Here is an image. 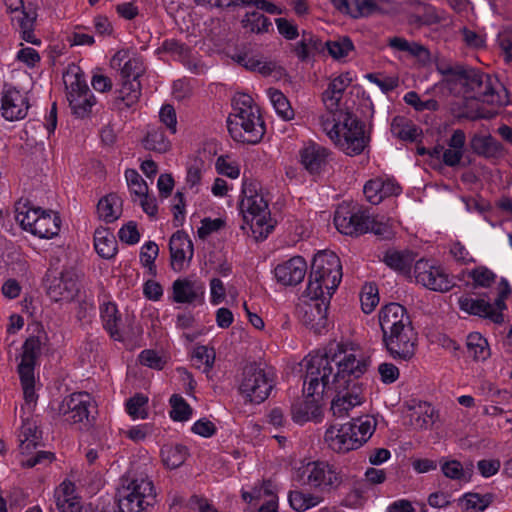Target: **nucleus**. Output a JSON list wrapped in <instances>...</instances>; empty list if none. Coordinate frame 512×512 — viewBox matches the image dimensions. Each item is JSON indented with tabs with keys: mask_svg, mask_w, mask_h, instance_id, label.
Here are the masks:
<instances>
[{
	"mask_svg": "<svg viewBox=\"0 0 512 512\" xmlns=\"http://www.w3.org/2000/svg\"><path fill=\"white\" fill-rule=\"evenodd\" d=\"M79 292V275L73 269H67L55 277L48 288V294L54 301H71Z\"/></svg>",
	"mask_w": 512,
	"mask_h": 512,
	"instance_id": "23",
	"label": "nucleus"
},
{
	"mask_svg": "<svg viewBox=\"0 0 512 512\" xmlns=\"http://www.w3.org/2000/svg\"><path fill=\"white\" fill-rule=\"evenodd\" d=\"M94 247L97 254L105 259L112 258L117 251L115 237L106 228H98L95 230Z\"/></svg>",
	"mask_w": 512,
	"mask_h": 512,
	"instance_id": "37",
	"label": "nucleus"
},
{
	"mask_svg": "<svg viewBox=\"0 0 512 512\" xmlns=\"http://www.w3.org/2000/svg\"><path fill=\"white\" fill-rule=\"evenodd\" d=\"M493 79L486 74L473 72L467 78V86L473 92L471 97L493 106H502L508 103L505 89L498 85L497 90Z\"/></svg>",
	"mask_w": 512,
	"mask_h": 512,
	"instance_id": "18",
	"label": "nucleus"
},
{
	"mask_svg": "<svg viewBox=\"0 0 512 512\" xmlns=\"http://www.w3.org/2000/svg\"><path fill=\"white\" fill-rule=\"evenodd\" d=\"M342 280V265L332 251H319L313 258L305 294L308 298L330 299Z\"/></svg>",
	"mask_w": 512,
	"mask_h": 512,
	"instance_id": "6",
	"label": "nucleus"
},
{
	"mask_svg": "<svg viewBox=\"0 0 512 512\" xmlns=\"http://www.w3.org/2000/svg\"><path fill=\"white\" fill-rule=\"evenodd\" d=\"M501 284L503 285V289L493 304H490L483 299H474L469 296H462L458 300L459 308L470 315L488 318L497 324L502 323L504 320L502 312L506 309L505 299L510 292V289L506 281L503 280Z\"/></svg>",
	"mask_w": 512,
	"mask_h": 512,
	"instance_id": "17",
	"label": "nucleus"
},
{
	"mask_svg": "<svg viewBox=\"0 0 512 512\" xmlns=\"http://www.w3.org/2000/svg\"><path fill=\"white\" fill-rule=\"evenodd\" d=\"M489 503L488 496H481L477 493H466L459 499L461 509L465 512H483Z\"/></svg>",
	"mask_w": 512,
	"mask_h": 512,
	"instance_id": "53",
	"label": "nucleus"
},
{
	"mask_svg": "<svg viewBox=\"0 0 512 512\" xmlns=\"http://www.w3.org/2000/svg\"><path fill=\"white\" fill-rule=\"evenodd\" d=\"M413 277L417 284L435 292L445 293L455 286L453 276L445 267L430 260H418L413 268Z\"/></svg>",
	"mask_w": 512,
	"mask_h": 512,
	"instance_id": "16",
	"label": "nucleus"
},
{
	"mask_svg": "<svg viewBox=\"0 0 512 512\" xmlns=\"http://www.w3.org/2000/svg\"><path fill=\"white\" fill-rule=\"evenodd\" d=\"M238 210L242 219L241 230L254 241L267 239L275 229L276 220L256 182L243 181Z\"/></svg>",
	"mask_w": 512,
	"mask_h": 512,
	"instance_id": "3",
	"label": "nucleus"
},
{
	"mask_svg": "<svg viewBox=\"0 0 512 512\" xmlns=\"http://www.w3.org/2000/svg\"><path fill=\"white\" fill-rule=\"evenodd\" d=\"M313 365L319 370L324 395L335 392L331 410L337 417L348 415L367 400V385L360 378L368 371L371 361L355 344L339 343L323 351L311 353Z\"/></svg>",
	"mask_w": 512,
	"mask_h": 512,
	"instance_id": "1",
	"label": "nucleus"
},
{
	"mask_svg": "<svg viewBox=\"0 0 512 512\" xmlns=\"http://www.w3.org/2000/svg\"><path fill=\"white\" fill-rule=\"evenodd\" d=\"M156 502L154 483L147 476L125 480L118 489L119 512H147Z\"/></svg>",
	"mask_w": 512,
	"mask_h": 512,
	"instance_id": "10",
	"label": "nucleus"
},
{
	"mask_svg": "<svg viewBox=\"0 0 512 512\" xmlns=\"http://www.w3.org/2000/svg\"><path fill=\"white\" fill-rule=\"evenodd\" d=\"M143 145L146 149L158 153H166L171 148V142L158 127H150L147 130Z\"/></svg>",
	"mask_w": 512,
	"mask_h": 512,
	"instance_id": "43",
	"label": "nucleus"
},
{
	"mask_svg": "<svg viewBox=\"0 0 512 512\" xmlns=\"http://www.w3.org/2000/svg\"><path fill=\"white\" fill-rule=\"evenodd\" d=\"M153 432V425L151 423H143L138 425H133L127 428L126 430H123L122 434L134 441V442H140L143 441L147 436L152 434Z\"/></svg>",
	"mask_w": 512,
	"mask_h": 512,
	"instance_id": "62",
	"label": "nucleus"
},
{
	"mask_svg": "<svg viewBox=\"0 0 512 512\" xmlns=\"http://www.w3.org/2000/svg\"><path fill=\"white\" fill-rule=\"evenodd\" d=\"M171 267L176 272L185 270L194 254L193 244L187 234L177 231L170 239Z\"/></svg>",
	"mask_w": 512,
	"mask_h": 512,
	"instance_id": "24",
	"label": "nucleus"
},
{
	"mask_svg": "<svg viewBox=\"0 0 512 512\" xmlns=\"http://www.w3.org/2000/svg\"><path fill=\"white\" fill-rule=\"evenodd\" d=\"M272 390V381L266 372L255 365L244 368L239 380L238 391L245 403L260 404Z\"/></svg>",
	"mask_w": 512,
	"mask_h": 512,
	"instance_id": "15",
	"label": "nucleus"
},
{
	"mask_svg": "<svg viewBox=\"0 0 512 512\" xmlns=\"http://www.w3.org/2000/svg\"><path fill=\"white\" fill-rule=\"evenodd\" d=\"M118 93V98L126 107H133L138 102L141 95V85L139 80H125Z\"/></svg>",
	"mask_w": 512,
	"mask_h": 512,
	"instance_id": "50",
	"label": "nucleus"
},
{
	"mask_svg": "<svg viewBox=\"0 0 512 512\" xmlns=\"http://www.w3.org/2000/svg\"><path fill=\"white\" fill-rule=\"evenodd\" d=\"M242 498L252 512H278V496L270 481L256 485L251 492L243 490Z\"/></svg>",
	"mask_w": 512,
	"mask_h": 512,
	"instance_id": "20",
	"label": "nucleus"
},
{
	"mask_svg": "<svg viewBox=\"0 0 512 512\" xmlns=\"http://www.w3.org/2000/svg\"><path fill=\"white\" fill-rule=\"evenodd\" d=\"M16 220L21 227L39 238L50 239L60 231V218L41 208L22 205L16 209Z\"/></svg>",
	"mask_w": 512,
	"mask_h": 512,
	"instance_id": "12",
	"label": "nucleus"
},
{
	"mask_svg": "<svg viewBox=\"0 0 512 512\" xmlns=\"http://www.w3.org/2000/svg\"><path fill=\"white\" fill-rule=\"evenodd\" d=\"M411 422L417 429L427 428L433 422V408L426 403L419 405L411 415Z\"/></svg>",
	"mask_w": 512,
	"mask_h": 512,
	"instance_id": "57",
	"label": "nucleus"
},
{
	"mask_svg": "<svg viewBox=\"0 0 512 512\" xmlns=\"http://www.w3.org/2000/svg\"><path fill=\"white\" fill-rule=\"evenodd\" d=\"M466 348L468 355L475 361H485L491 355L488 341L478 332H472L467 336Z\"/></svg>",
	"mask_w": 512,
	"mask_h": 512,
	"instance_id": "40",
	"label": "nucleus"
},
{
	"mask_svg": "<svg viewBox=\"0 0 512 512\" xmlns=\"http://www.w3.org/2000/svg\"><path fill=\"white\" fill-rule=\"evenodd\" d=\"M169 403L171 406L169 414L173 421L186 422L191 419L193 410L182 396L172 395Z\"/></svg>",
	"mask_w": 512,
	"mask_h": 512,
	"instance_id": "51",
	"label": "nucleus"
},
{
	"mask_svg": "<svg viewBox=\"0 0 512 512\" xmlns=\"http://www.w3.org/2000/svg\"><path fill=\"white\" fill-rule=\"evenodd\" d=\"M355 79L351 71L333 77L323 93V103L327 111L318 118L320 129L345 154L358 155L368 143L364 125L347 110L339 108L346 88Z\"/></svg>",
	"mask_w": 512,
	"mask_h": 512,
	"instance_id": "2",
	"label": "nucleus"
},
{
	"mask_svg": "<svg viewBox=\"0 0 512 512\" xmlns=\"http://www.w3.org/2000/svg\"><path fill=\"white\" fill-rule=\"evenodd\" d=\"M124 175L132 199L149 192L147 183L135 169H126Z\"/></svg>",
	"mask_w": 512,
	"mask_h": 512,
	"instance_id": "52",
	"label": "nucleus"
},
{
	"mask_svg": "<svg viewBox=\"0 0 512 512\" xmlns=\"http://www.w3.org/2000/svg\"><path fill=\"white\" fill-rule=\"evenodd\" d=\"M233 110L227 119L231 137L238 142L256 144L265 133L264 122L253 98L244 92L235 93Z\"/></svg>",
	"mask_w": 512,
	"mask_h": 512,
	"instance_id": "4",
	"label": "nucleus"
},
{
	"mask_svg": "<svg viewBox=\"0 0 512 512\" xmlns=\"http://www.w3.org/2000/svg\"><path fill=\"white\" fill-rule=\"evenodd\" d=\"M215 169L218 174L230 179H236L240 175L239 163L228 155H221L216 159Z\"/></svg>",
	"mask_w": 512,
	"mask_h": 512,
	"instance_id": "55",
	"label": "nucleus"
},
{
	"mask_svg": "<svg viewBox=\"0 0 512 512\" xmlns=\"http://www.w3.org/2000/svg\"><path fill=\"white\" fill-rule=\"evenodd\" d=\"M304 366L306 369L303 384L305 399L292 407V419L299 424L316 420L321 416L324 397L323 386L318 378L320 372L315 370L310 354L304 359Z\"/></svg>",
	"mask_w": 512,
	"mask_h": 512,
	"instance_id": "9",
	"label": "nucleus"
},
{
	"mask_svg": "<svg viewBox=\"0 0 512 512\" xmlns=\"http://www.w3.org/2000/svg\"><path fill=\"white\" fill-rule=\"evenodd\" d=\"M363 192L367 201L377 205L388 196L400 194L401 188L391 179L374 178L364 185Z\"/></svg>",
	"mask_w": 512,
	"mask_h": 512,
	"instance_id": "29",
	"label": "nucleus"
},
{
	"mask_svg": "<svg viewBox=\"0 0 512 512\" xmlns=\"http://www.w3.org/2000/svg\"><path fill=\"white\" fill-rule=\"evenodd\" d=\"M383 341L394 358L406 360L415 353L416 334L412 326L383 334Z\"/></svg>",
	"mask_w": 512,
	"mask_h": 512,
	"instance_id": "22",
	"label": "nucleus"
},
{
	"mask_svg": "<svg viewBox=\"0 0 512 512\" xmlns=\"http://www.w3.org/2000/svg\"><path fill=\"white\" fill-rule=\"evenodd\" d=\"M55 505L59 512H81L82 502L75 484L69 480H63L54 491Z\"/></svg>",
	"mask_w": 512,
	"mask_h": 512,
	"instance_id": "27",
	"label": "nucleus"
},
{
	"mask_svg": "<svg viewBox=\"0 0 512 512\" xmlns=\"http://www.w3.org/2000/svg\"><path fill=\"white\" fill-rule=\"evenodd\" d=\"M334 224L336 229L344 235H359L370 230L382 236L390 234L388 225L378 224L374 219L365 215L364 212L346 203L338 206L334 216Z\"/></svg>",
	"mask_w": 512,
	"mask_h": 512,
	"instance_id": "11",
	"label": "nucleus"
},
{
	"mask_svg": "<svg viewBox=\"0 0 512 512\" xmlns=\"http://www.w3.org/2000/svg\"><path fill=\"white\" fill-rule=\"evenodd\" d=\"M335 7L352 17L367 16L378 9L377 0H333Z\"/></svg>",
	"mask_w": 512,
	"mask_h": 512,
	"instance_id": "33",
	"label": "nucleus"
},
{
	"mask_svg": "<svg viewBox=\"0 0 512 512\" xmlns=\"http://www.w3.org/2000/svg\"><path fill=\"white\" fill-rule=\"evenodd\" d=\"M307 272V263L301 256H294L279 263L274 268V277L284 286L297 285L304 279Z\"/></svg>",
	"mask_w": 512,
	"mask_h": 512,
	"instance_id": "25",
	"label": "nucleus"
},
{
	"mask_svg": "<svg viewBox=\"0 0 512 512\" xmlns=\"http://www.w3.org/2000/svg\"><path fill=\"white\" fill-rule=\"evenodd\" d=\"M475 286L490 287L496 280V274L485 266H479L469 272Z\"/></svg>",
	"mask_w": 512,
	"mask_h": 512,
	"instance_id": "59",
	"label": "nucleus"
},
{
	"mask_svg": "<svg viewBox=\"0 0 512 512\" xmlns=\"http://www.w3.org/2000/svg\"><path fill=\"white\" fill-rule=\"evenodd\" d=\"M361 308L364 313H371L379 303L378 288L368 283L362 287L360 293Z\"/></svg>",
	"mask_w": 512,
	"mask_h": 512,
	"instance_id": "56",
	"label": "nucleus"
},
{
	"mask_svg": "<svg viewBox=\"0 0 512 512\" xmlns=\"http://www.w3.org/2000/svg\"><path fill=\"white\" fill-rule=\"evenodd\" d=\"M440 469L445 477L463 483H469L473 475L472 464L464 467L460 461L445 457L440 460Z\"/></svg>",
	"mask_w": 512,
	"mask_h": 512,
	"instance_id": "34",
	"label": "nucleus"
},
{
	"mask_svg": "<svg viewBox=\"0 0 512 512\" xmlns=\"http://www.w3.org/2000/svg\"><path fill=\"white\" fill-rule=\"evenodd\" d=\"M95 402L88 393H73L65 397L59 405L58 412L65 422L78 424L88 421Z\"/></svg>",
	"mask_w": 512,
	"mask_h": 512,
	"instance_id": "19",
	"label": "nucleus"
},
{
	"mask_svg": "<svg viewBox=\"0 0 512 512\" xmlns=\"http://www.w3.org/2000/svg\"><path fill=\"white\" fill-rule=\"evenodd\" d=\"M241 23L243 28L256 34L267 33L272 28L271 21L263 14L255 11L246 13Z\"/></svg>",
	"mask_w": 512,
	"mask_h": 512,
	"instance_id": "48",
	"label": "nucleus"
},
{
	"mask_svg": "<svg viewBox=\"0 0 512 512\" xmlns=\"http://www.w3.org/2000/svg\"><path fill=\"white\" fill-rule=\"evenodd\" d=\"M204 295V287L188 278L177 279L172 285V299L176 303H192Z\"/></svg>",
	"mask_w": 512,
	"mask_h": 512,
	"instance_id": "31",
	"label": "nucleus"
},
{
	"mask_svg": "<svg viewBox=\"0 0 512 512\" xmlns=\"http://www.w3.org/2000/svg\"><path fill=\"white\" fill-rule=\"evenodd\" d=\"M17 13L19 15L15 18V20L17 21L21 33V38L28 43L40 46L41 40L34 34L36 16L34 14L25 12L23 9Z\"/></svg>",
	"mask_w": 512,
	"mask_h": 512,
	"instance_id": "46",
	"label": "nucleus"
},
{
	"mask_svg": "<svg viewBox=\"0 0 512 512\" xmlns=\"http://www.w3.org/2000/svg\"><path fill=\"white\" fill-rule=\"evenodd\" d=\"M379 324L383 334L412 326L406 309L398 303H390L381 308Z\"/></svg>",
	"mask_w": 512,
	"mask_h": 512,
	"instance_id": "26",
	"label": "nucleus"
},
{
	"mask_svg": "<svg viewBox=\"0 0 512 512\" xmlns=\"http://www.w3.org/2000/svg\"><path fill=\"white\" fill-rule=\"evenodd\" d=\"M27 93L12 86H5L1 96V114L8 121H18L26 117L29 110Z\"/></svg>",
	"mask_w": 512,
	"mask_h": 512,
	"instance_id": "21",
	"label": "nucleus"
},
{
	"mask_svg": "<svg viewBox=\"0 0 512 512\" xmlns=\"http://www.w3.org/2000/svg\"><path fill=\"white\" fill-rule=\"evenodd\" d=\"M377 420L371 415L353 418L327 427L324 441L332 451L344 454L361 448L374 434Z\"/></svg>",
	"mask_w": 512,
	"mask_h": 512,
	"instance_id": "5",
	"label": "nucleus"
},
{
	"mask_svg": "<svg viewBox=\"0 0 512 512\" xmlns=\"http://www.w3.org/2000/svg\"><path fill=\"white\" fill-rule=\"evenodd\" d=\"M328 156V149L314 142L305 143L299 150V161L311 174L319 173L325 167Z\"/></svg>",
	"mask_w": 512,
	"mask_h": 512,
	"instance_id": "28",
	"label": "nucleus"
},
{
	"mask_svg": "<svg viewBox=\"0 0 512 512\" xmlns=\"http://www.w3.org/2000/svg\"><path fill=\"white\" fill-rule=\"evenodd\" d=\"M159 248L155 242L148 241L143 244L140 251L141 264L148 269L151 276H155L157 273L155 260L158 256Z\"/></svg>",
	"mask_w": 512,
	"mask_h": 512,
	"instance_id": "54",
	"label": "nucleus"
},
{
	"mask_svg": "<svg viewBox=\"0 0 512 512\" xmlns=\"http://www.w3.org/2000/svg\"><path fill=\"white\" fill-rule=\"evenodd\" d=\"M266 94L275 112L280 118L286 121L293 119L294 110L286 96L280 90L269 88L266 90Z\"/></svg>",
	"mask_w": 512,
	"mask_h": 512,
	"instance_id": "44",
	"label": "nucleus"
},
{
	"mask_svg": "<svg viewBox=\"0 0 512 512\" xmlns=\"http://www.w3.org/2000/svg\"><path fill=\"white\" fill-rule=\"evenodd\" d=\"M252 72H257L264 77H280L283 74V69L276 61L261 55Z\"/></svg>",
	"mask_w": 512,
	"mask_h": 512,
	"instance_id": "61",
	"label": "nucleus"
},
{
	"mask_svg": "<svg viewBox=\"0 0 512 512\" xmlns=\"http://www.w3.org/2000/svg\"><path fill=\"white\" fill-rule=\"evenodd\" d=\"M63 82L73 114L77 117L88 115L95 104V97L89 90L81 69L76 65L69 66L63 75Z\"/></svg>",
	"mask_w": 512,
	"mask_h": 512,
	"instance_id": "13",
	"label": "nucleus"
},
{
	"mask_svg": "<svg viewBox=\"0 0 512 512\" xmlns=\"http://www.w3.org/2000/svg\"><path fill=\"white\" fill-rule=\"evenodd\" d=\"M15 59L27 68L32 69L38 66L41 61V56L36 49L20 44Z\"/></svg>",
	"mask_w": 512,
	"mask_h": 512,
	"instance_id": "58",
	"label": "nucleus"
},
{
	"mask_svg": "<svg viewBox=\"0 0 512 512\" xmlns=\"http://www.w3.org/2000/svg\"><path fill=\"white\" fill-rule=\"evenodd\" d=\"M123 212V200L116 193H109L103 196L97 204V215L106 223L118 220Z\"/></svg>",
	"mask_w": 512,
	"mask_h": 512,
	"instance_id": "32",
	"label": "nucleus"
},
{
	"mask_svg": "<svg viewBox=\"0 0 512 512\" xmlns=\"http://www.w3.org/2000/svg\"><path fill=\"white\" fill-rule=\"evenodd\" d=\"M311 303L305 305L304 323L317 333H321L327 325V310L330 299L309 298Z\"/></svg>",
	"mask_w": 512,
	"mask_h": 512,
	"instance_id": "30",
	"label": "nucleus"
},
{
	"mask_svg": "<svg viewBox=\"0 0 512 512\" xmlns=\"http://www.w3.org/2000/svg\"><path fill=\"white\" fill-rule=\"evenodd\" d=\"M465 134L461 130H456L452 134L448 148L443 152V161L448 166L459 164L464 153Z\"/></svg>",
	"mask_w": 512,
	"mask_h": 512,
	"instance_id": "38",
	"label": "nucleus"
},
{
	"mask_svg": "<svg viewBox=\"0 0 512 512\" xmlns=\"http://www.w3.org/2000/svg\"><path fill=\"white\" fill-rule=\"evenodd\" d=\"M295 478L302 485L317 492L331 493L344 484V474L340 467L327 460H302L295 467Z\"/></svg>",
	"mask_w": 512,
	"mask_h": 512,
	"instance_id": "7",
	"label": "nucleus"
},
{
	"mask_svg": "<svg viewBox=\"0 0 512 512\" xmlns=\"http://www.w3.org/2000/svg\"><path fill=\"white\" fill-rule=\"evenodd\" d=\"M329 55L337 61L344 60L354 50L353 42L348 37H338L326 42Z\"/></svg>",
	"mask_w": 512,
	"mask_h": 512,
	"instance_id": "49",
	"label": "nucleus"
},
{
	"mask_svg": "<svg viewBox=\"0 0 512 512\" xmlns=\"http://www.w3.org/2000/svg\"><path fill=\"white\" fill-rule=\"evenodd\" d=\"M187 448L183 445H165L161 449L163 464L169 469L181 466L187 457Z\"/></svg>",
	"mask_w": 512,
	"mask_h": 512,
	"instance_id": "47",
	"label": "nucleus"
},
{
	"mask_svg": "<svg viewBox=\"0 0 512 512\" xmlns=\"http://www.w3.org/2000/svg\"><path fill=\"white\" fill-rule=\"evenodd\" d=\"M45 344V335L29 336L15 357L25 405L29 410L34 407L38 398L35 389V368Z\"/></svg>",
	"mask_w": 512,
	"mask_h": 512,
	"instance_id": "8",
	"label": "nucleus"
},
{
	"mask_svg": "<svg viewBox=\"0 0 512 512\" xmlns=\"http://www.w3.org/2000/svg\"><path fill=\"white\" fill-rule=\"evenodd\" d=\"M323 497L317 493L292 490L288 493V502L290 507L297 512H303L317 507L323 502Z\"/></svg>",
	"mask_w": 512,
	"mask_h": 512,
	"instance_id": "36",
	"label": "nucleus"
},
{
	"mask_svg": "<svg viewBox=\"0 0 512 512\" xmlns=\"http://www.w3.org/2000/svg\"><path fill=\"white\" fill-rule=\"evenodd\" d=\"M148 396L138 393L125 402V411L132 420H145L149 417Z\"/></svg>",
	"mask_w": 512,
	"mask_h": 512,
	"instance_id": "45",
	"label": "nucleus"
},
{
	"mask_svg": "<svg viewBox=\"0 0 512 512\" xmlns=\"http://www.w3.org/2000/svg\"><path fill=\"white\" fill-rule=\"evenodd\" d=\"M101 319L105 330L117 341L123 338L120 329L121 318L115 303L107 302L101 306Z\"/></svg>",
	"mask_w": 512,
	"mask_h": 512,
	"instance_id": "35",
	"label": "nucleus"
},
{
	"mask_svg": "<svg viewBox=\"0 0 512 512\" xmlns=\"http://www.w3.org/2000/svg\"><path fill=\"white\" fill-rule=\"evenodd\" d=\"M144 71L143 62L140 58H130L123 64L121 68V75L127 80L137 79Z\"/></svg>",
	"mask_w": 512,
	"mask_h": 512,
	"instance_id": "64",
	"label": "nucleus"
},
{
	"mask_svg": "<svg viewBox=\"0 0 512 512\" xmlns=\"http://www.w3.org/2000/svg\"><path fill=\"white\" fill-rule=\"evenodd\" d=\"M260 58L261 54L254 53L250 50L238 51L232 56L234 62L251 72L253 69H255V66Z\"/></svg>",
	"mask_w": 512,
	"mask_h": 512,
	"instance_id": "63",
	"label": "nucleus"
},
{
	"mask_svg": "<svg viewBox=\"0 0 512 512\" xmlns=\"http://www.w3.org/2000/svg\"><path fill=\"white\" fill-rule=\"evenodd\" d=\"M20 465L24 468H32L43 462H52L54 454L46 451H37L35 449L40 443V432L34 420L23 419L22 426L18 435Z\"/></svg>",
	"mask_w": 512,
	"mask_h": 512,
	"instance_id": "14",
	"label": "nucleus"
},
{
	"mask_svg": "<svg viewBox=\"0 0 512 512\" xmlns=\"http://www.w3.org/2000/svg\"><path fill=\"white\" fill-rule=\"evenodd\" d=\"M388 43L393 50L405 52L419 61L426 62L430 59L429 51L417 42H409L401 37H393L389 39Z\"/></svg>",
	"mask_w": 512,
	"mask_h": 512,
	"instance_id": "39",
	"label": "nucleus"
},
{
	"mask_svg": "<svg viewBox=\"0 0 512 512\" xmlns=\"http://www.w3.org/2000/svg\"><path fill=\"white\" fill-rule=\"evenodd\" d=\"M384 261L390 268L399 272H405L409 268L412 258L408 254L392 251L386 253Z\"/></svg>",
	"mask_w": 512,
	"mask_h": 512,
	"instance_id": "60",
	"label": "nucleus"
},
{
	"mask_svg": "<svg viewBox=\"0 0 512 512\" xmlns=\"http://www.w3.org/2000/svg\"><path fill=\"white\" fill-rule=\"evenodd\" d=\"M205 170L206 165L202 159H191L186 167L185 186L195 193L199 192Z\"/></svg>",
	"mask_w": 512,
	"mask_h": 512,
	"instance_id": "41",
	"label": "nucleus"
},
{
	"mask_svg": "<svg viewBox=\"0 0 512 512\" xmlns=\"http://www.w3.org/2000/svg\"><path fill=\"white\" fill-rule=\"evenodd\" d=\"M474 152L485 157H494L501 151L500 144L489 134H476L471 139Z\"/></svg>",
	"mask_w": 512,
	"mask_h": 512,
	"instance_id": "42",
	"label": "nucleus"
}]
</instances>
